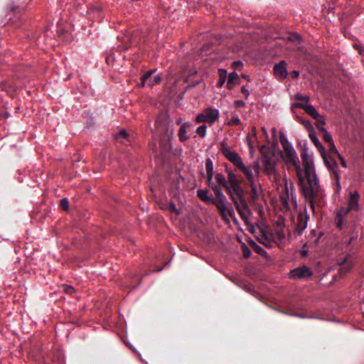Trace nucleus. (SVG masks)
<instances>
[{
  "instance_id": "nucleus-1",
  "label": "nucleus",
  "mask_w": 364,
  "mask_h": 364,
  "mask_svg": "<svg viewBox=\"0 0 364 364\" xmlns=\"http://www.w3.org/2000/svg\"><path fill=\"white\" fill-rule=\"evenodd\" d=\"M305 177L303 176V184L299 183L304 197L308 200L311 209L315 212V200H320L322 190L319 179L316 173L313 161L302 162Z\"/></svg>"
},
{
  "instance_id": "nucleus-2",
  "label": "nucleus",
  "mask_w": 364,
  "mask_h": 364,
  "mask_svg": "<svg viewBox=\"0 0 364 364\" xmlns=\"http://www.w3.org/2000/svg\"><path fill=\"white\" fill-rule=\"evenodd\" d=\"M163 134L160 137L159 149L161 156H165L171 150V140L173 135V129L170 127L169 123L161 127Z\"/></svg>"
},
{
  "instance_id": "nucleus-3",
  "label": "nucleus",
  "mask_w": 364,
  "mask_h": 364,
  "mask_svg": "<svg viewBox=\"0 0 364 364\" xmlns=\"http://www.w3.org/2000/svg\"><path fill=\"white\" fill-rule=\"evenodd\" d=\"M219 118L218 109L213 107H208L198 114L196 117L197 123H215Z\"/></svg>"
},
{
  "instance_id": "nucleus-4",
  "label": "nucleus",
  "mask_w": 364,
  "mask_h": 364,
  "mask_svg": "<svg viewBox=\"0 0 364 364\" xmlns=\"http://www.w3.org/2000/svg\"><path fill=\"white\" fill-rule=\"evenodd\" d=\"M230 189V193H228L230 196V199L233 202L236 210L239 209V203L245 204L246 198L245 197L246 194V191L242 187V186H238L236 187H234Z\"/></svg>"
},
{
  "instance_id": "nucleus-5",
  "label": "nucleus",
  "mask_w": 364,
  "mask_h": 364,
  "mask_svg": "<svg viewBox=\"0 0 364 364\" xmlns=\"http://www.w3.org/2000/svg\"><path fill=\"white\" fill-rule=\"evenodd\" d=\"M224 156L235 166L236 171L242 173L249 168L245 165L241 156L235 151L230 150Z\"/></svg>"
},
{
  "instance_id": "nucleus-6",
  "label": "nucleus",
  "mask_w": 364,
  "mask_h": 364,
  "mask_svg": "<svg viewBox=\"0 0 364 364\" xmlns=\"http://www.w3.org/2000/svg\"><path fill=\"white\" fill-rule=\"evenodd\" d=\"M313 272L306 265L294 268L290 272V277L293 279H308L311 278Z\"/></svg>"
},
{
  "instance_id": "nucleus-7",
  "label": "nucleus",
  "mask_w": 364,
  "mask_h": 364,
  "mask_svg": "<svg viewBox=\"0 0 364 364\" xmlns=\"http://www.w3.org/2000/svg\"><path fill=\"white\" fill-rule=\"evenodd\" d=\"M210 203L215 205L221 218L224 220H228V218L226 217L225 214V209L228 208V203H230L228 201L227 198H223L221 199L213 198L212 202Z\"/></svg>"
},
{
  "instance_id": "nucleus-8",
  "label": "nucleus",
  "mask_w": 364,
  "mask_h": 364,
  "mask_svg": "<svg viewBox=\"0 0 364 364\" xmlns=\"http://www.w3.org/2000/svg\"><path fill=\"white\" fill-rule=\"evenodd\" d=\"M273 71L274 75L280 80H284L288 75L286 61L281 60L279 63L275 64L273 68Z\"/></svg>"
},
{
  "instance_id": "nucleus-9",
  "label": "nucleus",
  "mask_w": 364,
  "mask_h": 364,
  "mask_svg": "<svg viewBox=\"0 0 364 364\" xmlns=\"http://www.w3.org/2000/svg\"><path fill=\"white\" fill-rule=\"evenodd\" d=\"M309 219V216L307 214H303L302 213H299L297 217L296 223L295 224V232L298 235H301L304 230L307 226V220Z\"/></svg>"
},
{
  "instance_id": "nucleus-10",
  "label": "nucleus",
  "mask_w": 364,
  "mask_h": 364,
  "mask_svg": "<svg viewBox=\"0 0 364 364\" xmlns=\"http://www.w3.org/2000/svg\"><path fill=\"white\" fill-rule=\"evenodd\" d=\"M242 220L245 224H248V218L252 214L250 208L247 201L245 200V204L239 203V209L237 210Z\"/></svg>"
},
{
  "instance_id": "nucleus-11",
  "label": "nucleus",
  "mask_w": 364,
  "mask_h": 364,
  "mask_svg": "<svg viewBox=\"0 0 364 364\" xmlns=\"http://www.w3.org/2000/svg\"><path fill=\"white\" fill-rule=\"evenodd\" d=\"M287 164H291L296 170V176L299 181V183L303 184V174L302 170L299 165V160L298 156H294L293 159H284Z\"/></svg>"
},
{
  "instance_id": "nucleus-12",
  "label": "nucleus",
  "mask_w": 364,
  "mask_h": 364,
  "mask_svg": "<svg viewBox=\"0 0 364 364\" xmlns=\"http://www.w3.org/2000/svg\"><path fill=\"white\" fill-rule=\"evenodd\" d=\"M225 172L228 175V184L231 188L241 185L242 179L239 178L232 170L226 166Z\"/></svg>"
},
{
  "instance_id": "nucleus-13",
  "label": "nucleus",
  "mask_w": 364,
  "mask_h": 364,
  "mask_svg": "<svg viewBox=\"0 0 364 364\" xmlns=\"http://www.w3.org/2000/svg\"><path fill=\"white\" fill-rule=\"evenodd\" d=\"M225 172L228 175V184L231 188L241 185L242 179L239 178L232 170L226 166Z\"/></svg>"
},
{
  "instance_id": "nucleus-14",
  "label": "nucleus",
  "mask_w": 364,
  "mask_h": 364,
  "mask_svg": "<svg viewBox=\"0 0 364 364\" xmlns=\"http://www.w3.org/2000/svg\"><path fill=\"white\" fill-rule=\"evenodd\" d=\"M304 110L314 119H318V123H321L322 124H326L324 118L316 111L315 107L311 105L306 104L305 107H304Z\"/></svg>"
},
{
  "instance_id": "nucleus-15",
  "label": "nucleus",
  "mask_w": 364,
  "mask_h": 364,
  "mask_svg": "<svg viewBox=\"0 0 364 364\" xmlns=\"http://www.w3.org/2000/svg\"><path fill=\"white\" fill-rule=\"evenodd\" d=\"M360 196L357 191H354L353 192H350L349 198H348V206L350 209L353 210L357 211L359 210V200Z\"/></svg>"
},
{
  "instance_id": "nucleus-16",
  "label": "nucleus",
  "mask_w": 364,
  "mask_h": 364,
  "mask_svg": "<svg viewBox=\"0 0 364 364\" xmlns=\"http://www.w3.org/2000/svg\"><path fill=\"white\" fill-rule=\"evenodd\" d=\"M191 128H192V124L190 122H185L181 125L178 133V139L181 142H185L190 138L187 135V132Z\"/></svg>"
},
{
  "instance_id": "nucleus-17",
  "label": "nucleus",
  "mask_w": 364,
  "mask_h": 364,
  "mask_svg": "<svg viewBox=\"0 0 364 364\" xmlns=\"http://www.w3.org/2000/svg\"><path fill=\"white\" fill-rule=\"evenodd\" d=\"M117 141L123 143L126 145L130 144L132 141V136L127 132L124 129H122L115 135Z\"/></svg>"
},
{
  "instance_id": "nucleus-18",
  "label": "nucleus",
  "mask_w": 364,
  "mask_h": 364,
  "mask_svg": "<svg viewBox=\"0 0 364 364\" xmlns=\"http://www.w3.org/2000/svg\"><path fill=\"white\" fill-rule=\"evenodd\" d=\"M309 136L311 141L319 151L321 155H324V153L326 152L325 148L317 138L314 130L309 133Z\"/></svg>"
},
{
  "instance_id": "nucleus-19",
  "label": "nucleus",
  "mask_w": 364,
  "mask_h": 364,
  "mask_svg": "<svg viewBox=\"0 0 364 364\" xmlns=\"http://www.w3.org/2000/svg\"><path fill=\"white\" fill-rule=\"evenodd\" d=\"M215 178L218 183L222 187H223L228 193H230L231 191L230 189V186L225 176L220 173H217L215 175Z\"/></svg>"
},
{
  "instance_id": "nucleus-20",
  "label": "nucleus",
  "mask_w": 364,
  "mask_h": 364,
  "mask_svg": "<svg viewBox=\"0 0 364 364\" xmlns=\"http://www.w3.org/2000/svg\"><path fill=\"white\" fill-rule=\"evenodd\" d=\"M240 82L239 76L235 72L230 73L228 75L227 82V87L229 90H232L234 86Z\"/></svg>"
},
{
  "instance_id": "nucleus-21",
  "label": "nucleus",
  "mask_w": 364,
  "mask_h": 364,
  "mask_svg": "<svg viewBox=\"0 0 364 364\" xmlns=\"http://www.w3.org/2000/svg\"><path fill=\"white\" fill-rule=\"evenodd\" d=\"M244 175L246 176L247 183H249L251 190H255L257 189V185L255 182L253 173L251 171L250 167L248 168L247 170H245L244 172H242Z\"/></svg>"
},
{
  "instance_id": "nucleus-22",
  "label": "nucleus",
  "mask_w": 364,
  "mask_h": 364,
  "mask_svg": "<svg viewBox=\"0 0 364 364\" xmlns=\"http://www.w3.org/2000/svg\"><path fill=\"white\" fill-rule=\"evenodd\" d=\"M209 189H199L197 191L198 197L203 202L211 203L213 198L208 196Z\"/></svg>"
},
{
  "instance_id": "nucleus-23",
  "label": "nucleus",
  "mask_w": 364,
  "mask_h": 364,
  "mask_svg": "<svg viewBox=\"0 0 364 364\" xmlns=\"http://www.w3.org/2000/svg\"><path fill=\"white\" fill-rule=\"evenodd\" d=\"M323 161L325 163V165L328 167V170L331 172L336 169H338V166L336 161L334 159H332L331 161H329L326 155V152L324 153V155H321Z\"/></svg>"
},
{
  "instance_id": "nucleus-24",
  "label": "nucleus",
  "mask_w": 364,
  "mask_h": 364,
  "mask_svg": "<svg viewBox=\"0 0 364 364\" xmlns=\"http://www.w3.org/2000/svg\"><path fill=\"white\" fill-rule=\"evenodd\" d=\"M262 235L261 237L258 238V241L259 243L264 245L267 247H272V240L267 235V233L264 230H261Z\"/></svg>"
},
{
  "instance_id": "nucleus-25",
  "label": "nucleus",
  "mask_w": 364,
  "mask_h": 364,
  "mask_svg": "<svg viewBox=\"0 0 364 364\" xmlns=\"http://www.w3.org/2000/svg\"><path fill=\"white\" fill-rule=\"evenodd\" d=\"M212 190L214 192L215 196L213 198V199H221L226 198V196L223 194L222 188L220 186H213Z\"/></svg>"
},
{
  "instance_id": "nucleus-26",
  "label": "nucleus",
  "mask_w": 364,
  "mask_h": 364,
  "mask_svg": "<svg viewBox=\"0 0 364 364\" xmlns=\"http://www.w3.org/2000/svg\"><path fill=\"white\" fill-rule=\"evenodd\" d=\"M252 248L253 249V250L257 252V254L262 255V256H264L267 254V252L262 248L259 245H257L255 242L254 241H251L250 242Z\"/></svg>"
},
{
  "instance_id": "nucleus-27",
  "label": "nucleus",
  "mask_w": 364,
  "mask_h": 364,
  "mask_svg": "<svg viewBox=\"0 0 364 364\" xmlns=\"http://www.w3.org/2000/svg\"><path fill=\"white\" fill-rule=\"evenodd\" d=\"M218 72H219L220 77H219V80L217 83V85H218V87H221L224 85V83L226 80L227 72L225 70H223V69H220L218 70Z\"/></svg>"
},
{
  "instance_id": "nucleus-28",
  "label": "nucleus",
  "mask_w": 364,
  "mask_h": 364,
  "mask_svg": "<svg viewBox=\"0 0 364 364\" xmlns=\"http://www.w3.org/2000/svg\"><path fill=\"white\" fill-rule=\"evenodd\" d=\"M259 199V194L257 192V189L251 190L250 193L249 202L255 205L256 204L257 200Z\"/></svg>"
},
{
  "instance_id": "nucleus-29",
  "label": "nucleus",
  "mask_w": 364,
  "mask_h": 364,
  "mask_svg": "<svg viewBox=\"0 0 364 364\" xmlns=\"http://www.w3.org/2000/svg\"><path fill=\"white\" fill-rule=\"evenodd\" d=\"M350 211H353V210L350 209V208L348 206V207H341L338 210H337L336 215H337V217L344 218L348 213H350Z\"/></svg>"
},
{
  "instance_id": "nucleus-30",
  "label": "nucleus",
  "mask_w": 364,
  "mask_h": 364,
  "mask_svg": "<svg viewBox=\"0 0 364 364\" xmlns=\"http://www.w3.org/2000/svg\"><path fill=\"white\" fill-rule=\"evenodd\" d=\"M299 122L304 126V127L307 129V131L309 132L314 131V127L311 124V122L308 119H303L300 117H298Z\"/></svg>"
},
{
  "instance_id": "nucleus-31",
  "label": "nucleus",
  "mask_w": 364,
  "mask_h": 364,
  "mask_svg": "<svg viewBox=\"0 0 364 364\" xmlns=\"http://www.w3.org/2000/svg\"><path fill=\"white\" fill-rule=\"evenodd\" d=\"M162 78L160 75H155L153 78L149 79L148 85L150 87H152L153 86L159 84Z\"/></svg>"
},
{
  "instance_id": "nucleus-32",
  "label": "nucleus",
  "mask_w": 364,
  "mask_h": 364,
  "mask_svg": "<svg viewBox=\"0 0 364 364\" xmlns=\"http://www.w3.org/2000/svg\"><path fill=\"white\" fill-rule=\"evenodd\" d=\"M300 155H301L302 162L312 160L311 159V157L309 156V155L308 154L307 149L305 146L301 149Z\"/></svg>"
},
{
  "instance_id": "nucleus-33",
  "label": "nucleus",
  "mask_w": 364,
  "mask_h": 364,
  "mask_svg": "<svg viewBox=\"0 0 364 364\" xmlns=\"http://www.w3.org/2000/svg\"><path fill=\"white\" fill-rule=\"evenodd\" d=\"M205 170H206V173H213V161L210 158H208L205 160Z\"/></svg>"
},
{
  "instance_id": "nucleus-34",
  "label": "nucleus",
  "mask_w": 364,
  "mask_h": 364,
  "mask_svg": "<svg viewBox=\"0 0 364 364\" xmlns=\"http://www.w3.org/2000/svg\"><path fill=\"white\" fill-rule=\"evenodd\" d=\"M220 145V150L223 156L231 150V149L228 146V144L225 140L222 141Z\"/></svg>"
},
{
  "instance_id": "nucleus-35",
  "label": "nucleus",
  "mask_w": 364,
  "mask_h": 364,
  "mask_svg": "<svg viewBox=\"0 0 364 364\" xmlns=\"http://www.w3.org/2000/svg\"><path fill=\"white\" fill-rule=\"evenodd\" d=\"M206 129H207V126L205 125V124H203V125H200L199 126L197 129H196V132L197 134L202 138L205 137V136L206 135Z\"/></svg>"
},
{
  "instance_id": "nucleus-36",
  "label": "nucleus",
  "mask_w": 364,
  "mask_h": 364,
  "mask_svg": "<svg viewBox=\"0 0 364 364\" xmlns=\"http://www.w3.org/2000/svg\"><path fill=\"white\" fill-rule=\"evenodd\" d=\"M69 202L66 198H63L60 200V207L63 210H67L68 209Z\"/></svg>"
},
{
  "instance_id": "nucleus-37",
  "label": "nucleus",
  "mask_w": 364,
  "mask_h": 364,
  "mask_svg": "<svg viewBox=\"0 0 364 364\" xmlns=\"http://www.w3.org/2000/svg\"><path fill=\"white\" fill-rule=\"evenodd\" d=\"M287 39L289 41H292V42H296V43H299L300 41H301V37L299 35L296 34V33H291L289 34V36L287 37Z\"/></svg>"
},
{
  "instance_id": "nucleus-38",
  "label": "nucleus",
  "mask_w": 364,
  "mask_h": 364,
  "mask_svg": "<svg viewBox=\"0 0 364 364\" xmlns=\"http://www.w3.org/2000/svg\"><path fill=\"white\" fill-rule=\"evenodd\" d=\"M226 215H228L231 218L234 219L235 217V214L234 210L232 207L231 203H228V208L225 209Z\"/></svg>"
},
{
  "instance_id": "nucleus-39",
  "label": "nucleus",
  "mask_w": 364,
  "mask_h": 364,
  "mask_svg": "<svg viewBox=\"0 0 364 364\" xmlns=\"http://www.w3.org/2000/svg\"><path fill=\"white\" fill-rule=\"evenodd\" d=\"M155 72H156V70H151L147 71L145 74H144L141 77V81H147V80H149L151 78L152 74L154 73Z\"/></svg>"
},
{
  "instance_id": "nucleus-40",
  "label": "nucleus",
  "mask_w": 364,
  "mask_h": 364,
  "mask_svg": "<svg viewBox=\"0 0 364 364\" xmlns=\"http://www.w3.org/2000/svg\"><path fill=\"white\" fill-rule=\"evenodd\" d=\"M321 132L323 134V138L326 142L328 143V144L333 142L332 136L326 130Z\"/></svg>"
},
{
  "instance_id": "nucleus-41",
  "label": "nucleus",
  "mask_w": 364,
  "mask_h": 364,
  "mask_svg": "<svg viewBox=\"0 0 364 364\" xmlns=\"http://www.w3.org/2000/svg\"><path fill=\"white\" fill-rule=\"evenodd\" d=\"M282 147L284 151L285 155L295 151L294 149L293 148L291 144L283 146Z\"/></svg>"
},
{
  "instance_id": "nucleus-42",
  "label": "nucleus",
  "mask_w": 364,
  "mask_h": 364,
  "mask_svg": "<svg viewBox=\"0 0 364 364\" xmlns=\"http://www.w3.org/2000/svg\"><path fill=\"white\" fill-rule=\"evenodd\" d=\"M242 250L243 257L245 258H249L251 255L250 250L245 245H242Z\"/></svg>"
},
{
  "instance_id": "nucleus-43",
  "label": "nucleus",
  "mask_w": 364,
  "mask_h": 364,
  "mask_svg": "<svg viewBox=\"0 0 364 364\" xmlns=\"http://www.w3.org/2000/svg\"><path fill=\"white\" fill-rule=\"evenodd\" d=\"M294 98L295 100H299V101H305V102H309L310 98L309 96L307 95H302L301 94H296L295 96H294Z\"/></svg>"
},
{
  "instance_id": "nucleus-44",
  "label": "nucleus",
  "mask_w": 364,
  "mask_h": 364,
  "mask_svg": "<svg viewBox=\"0 0 364 364\" xmlns=\"http://www.w3.org/2000/svg\"><path fill=\"white\" fill-rule=\"evenodd\" d=\"M265 169L267 171H272L274 168V164L272 163L271 159H266L264 161Z\"/></svg>"
},
{
  "instance_id": "nucleus-45",
  "label": "nucleus",
  "mask_w": 364,
  "mask_h": 364,
  "mask_svg": "<svg viewBox=\"0 0 364 364\" xmlns=\"http://www.w3.org/2000/svg\"><path fill=\"white\" fill-rule=\"evenodd\" d=\"M240 124H241V122L238 117H233L231 119V121L228 123V124L230 126L239 125Z\"/></svg>"
},
{
  "instance_id": "nucleus-46",
  "label": "nucleus",
  "mask_w": 364,
  "mask_h": 364,
  "mask_svg": "<svg viewBox=\"0 0 364 364\" xmlns=\"http://www.w3.org/2000/svg\"><path fill=\"white\" fill-rule=\"evenodd\" d=\"M343 218H341V217L336 216V220H335L336 225L339 230H341L343 228Z\"/></svg>"
},
{
  "instance_id": "nucleus-47",
  "label": "nucleus",
  "mask_w": 364,
  "mask_h": 364,
  "mask_svg": "<svg viewBox=\"0 0 364 364\" xmlns=\"http://www.w3.org/2000/svg\"><path fill=\"white\" fill-rule=\"evenodd\" d=\"M279 140L282 146L290 144L284 134H280Z\"/></svg>"
},
{
  "instance_id": "nucleus-48",
  "label": "nucleus",
  "mask_w": 364,
  "mask_h": 364,
  "mask_svg": "<svg viewBox=\"0 0 364 364\" xmlns=\"http://www.w3.org/2000/svg\"><path fill=\"white\" fill-rule=\"evenodd\" d=\"M247 167H250L252 171L254 170L257 173H259V166L257 162L253 163L250 166H247Z\"/></svg>"
},
{
  "instance_id": "nucleus-49",
  "label": "nucleus",
  "mask_w": 364,
  "mask_h": 364,
  "mask_svg": "<svg viewBox=\"0 0 364 364\" xmlns=\"http://www.w3.org/2000/svg\"><path fill=\"white\" fill-rule=\"evenodd\" d=\"M329 151H330L331 154H335L336 155H338L339 154V152L336 149V147L333 142H332L329 144Z\"/></svg>"
},
{
  "instance_id": "nucleus-50",
  "label": "nucleus",
  "mask_w": 364,
  "mask_h": 364,
  "mask_svg": "<svg viewBox=\"0 0 364 364\" xmlns=\"http://www.w3.org/2000/svg\"><path fill=\"white\" fill-rule=\"evenodd\" d=\"M331 175H332L333 179L335 181L336 183L337 181H340V176L338 173V169H336V170L331 171Z\"/></svg>"
},
{
  "instance_id": "nucleus-51",
  "label": "nucleus",
  "mask_w": 364,
  "mask_h": 364,
  "mask_svg": "<svg viewBox=\"0 0 364 364\" xmlns=\"http://www.w3.org/2000/svg\"><path fill=\"white\" fill-rule=\"evenodd\" d=\"M337 156H338V159L340 160L341 166L343 168H347V164H346V162L344 158L340 154H338Z\"/></svg>"
},
{
  "instance_id": "nucleus-52",
  "label": "nucleus",
  "mask_w": 364,
  "mask_h": 364,
  "mask_svg": "<svg viewBox=\"0 0 364 364\" xmlns=\"http://www.w3.org/2000/svg\"><path fill=\"white\" fill-rule=\"evenodd\" d=\"M316 126L317 127V129L320 131V132H325L326 131V129L323 127L324 124H322L321 123H318V120H316Z\"/></svg>"
},
{
  "instance_id": "nucleus-53",
  "label": "nucleus",
  "mask_w": 364,
  "mask_h": 364,
  "mask_svg": "<svg viewBox=\"0 0 364 364\" xmlns=\"http://www.w3.org/2000/svg\"><path fill=\"white\" fill-rule=\"evenodd\" d=\"M245 105V104L242 100H238L235 102V106L236 107H242Z\"/></svg>"
},
{
  "instance_id": "nucleus-54",
  "label": "nucleus",
  "mask_w": 364,
  "mask_h": 364,
  "mask_svg": "<svg viewBox=\"0 0 364 364\" xmlns=\"http://www.w3.org/2000/svg\"><path fill=\"white\" fill-rule=\"evenodd\" d=\"M294 156H297V154H296V151H294L293 153H291V154H286L285 155V158L284 159H284H293V158H294Z\"/></svg>"
},
{
  "instance_id": "nucleus-55",
  "label": "nucleus",
  "mask_w": 364,
  "mask_h": 364,
  "mask_svg": "<svg viewBox=\"0 0 364 364\" xmlns=\"http://www.w3.org/2000/svg\"><path fill=\"white\" fill-rule=\"evenodd\" d=\"M290 75L293 79L297 78L299 76V71L293 70L291 72Z\"/></svg>"
},
{
  "instance_id": "nucleus-56",
  "label": "nucleus",
  "mask_w": 364,
  "mask_h": 364,
  "mask_svg": "<svg viewBox=\"0 0 364 364\" xmlns=\"http://www.w3.org/2000/svg\"><path fill=\"white\" fill-rule=\"evenodd\" d=\"M241 92L245 96L246 98L249 96L250 94L248 90L245 86L242 87Z\"/></svg>"
},
{
  "instance_id": "nucleus-57",
  "label": "nucleus",
  "mask_w": 364,
  "mask_h": 364,
  "mask_svg": "<svg viewBox=\"0 0 364 364\" xmlns=\"http://www.w3.org/2000/svg\"><path fill=\"white\" fill-rule=\"evenodd\" d=\"M306 105L300 102H296L292 105L293 107L296 108H301L304 109V107H305Z\"/></svg>"
},
{
  "instance_id": "nucleus-58",
  "label": "nucleus",
  "mask_w": 364,
  "mask_h": 364,
  "mask_svg": "<svg viewBox=\"0 0 364 364\" xmlns=\"http://www.w3.org/2000/svg\"><path fill=\"white\" fill-rule=\"evenodd\" d=\"M341 190V186L340 181H337L336 183L335 191L337 193H339Z\"/></svg>"
},
{
  "instance_id": "nucleus-59",
  "label": "nucleus",
  "mask_w": 364,
  "mask_h": 364,
  "mask_svg": "<svg viewBox=\"0 0 364 364\" xmlns=\"http://www.w3.org/2000/svg\"><path fill=\"white\" fill-rule=\"evenodd\" d=\"M356 49L359 52L360 54L364 55V47L356 46Z\"/></svg>"
},
{
  "instance_id": "nucleus-60",
  "label": "nucleus",
  "mask_w": 364,
  "mask_h": 364,
  "mask_svg": "<svg viewBox=\"0 0 364 364\" xmlns=\"http://www.w3.org/2000/svg\"><path fill=\"white\" fill-rule=\"evenodd\" d=\"M233 65L236 68H238L239 67L242 66L243 64H242V61L237 60V61L234 62Z\"/></svg>"
},
{
  "instance_id": "nucleus-61",
  "label": "nucleus",
  "mask_w": 364,
  "mask_h": 364,
  "mask_svg": "<svg viewBox=\"0 0 364 364\" xmlns=\"http://www.w3.org/2000/svg\"><path fill=\"white\" fill-rule=\"evenodd\" d=\"M17 8V6H15L14 4H12L11 6H9V9L12 12H15Z\"/></svg>"
},
{
  "instance_id": "nucleus-62",
  "label": "nucleus",
  "mask_w": 364,
  "mask_h": 364,
  "mask_svg": "<svg viewBox=\"0 0 364 364\" xmlns=\"http://www.w3.org/2000/svg\"><path fill=\"white\" fill-rule=\"evenodd\" d=\"M65 290L66 292L71 294L72 292L74 291V288L71 286H68L66 287Z\"/></svg>"
},
{
  "instance_id": "nucleus-63",
  "label": "nucleus",
  "mask_w": 364,
  "mask_h": 364,
  "mask_svg": "<svg viewBox=\"0 0 364 364\" xmlns=\"http://www.w3.org/2000/svg\"><path fill=\"white\" fill-rule=\"evenodd\" d=\"M213 176V173H206V178L208 181L212 180Z\"/></svg>"
},
{
  "instance_id": "nucleus-64",
  "label": "nucleus",
  "mask_w": 364,
  "mask_h": 364,
  "mask_svg": "<svg viewBox=\"0 0 364 364\" xmlns=\"http://www.w3.org/2000/svg\"><path fill=\"white\" fill-rule=\"evenodd\" d=\"M207 184L208 186L212 189V186H216L215 184H214L213 182H212V180H210V181H208L207 180Z\"/></svg>"
}]
</instances>
